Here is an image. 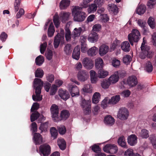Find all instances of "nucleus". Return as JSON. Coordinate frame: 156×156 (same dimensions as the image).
<instances>
[{
  "label": "nucleus",
  "instance_id": "57",
  "mask_svg": "<svg viewBox=\"0 0 156 156\" xmlns=\"http://www.w3.org/2000/svg\"><path fill=\"white\" fill-rule=\"evenodd\" d=\"M7 37V34L4 32H2L0 35V39L2 42L5 41Z\"/></svg>",
  "mask_w": 156,
  "mask_h": 156
},
{
  "label": "nucleus",
  "instance_id": "19",
  "mask_svg": "<svg viewBox=\"0 0 156 156\" xmlns=\"http://www.w3.org/2000/svg\"><path fill=\"white\" fill-rule=\"evenodd\" d=\"M80 47L76 46L74 48L72 54L73 58L77 60L79 59L80 54Z\"/></svg>",
  "mask_w": 156,
  "mask_h": 156
},
{
  "label": "nucleus",
  "instance_id": "35",
  "mask_svg": "<svg viewBox=\"0 0 156 156\" xmlns=\"http://www.w3.org/2000/svg\"><path fill=\"white\" fill-rule=\"evenodd\" d=\"M98 48L95 47H93L90 48L87 51L88 55L90 56L95 55L97 53Z\"/></svg>",
  "mask_w": 156,
  "mask_h": 156
},
{
  "label": "nucleus",
  "instance_id": "24",
  "mask_svg": "<svg viewBox=\"0 0 156 156\" xmlns=\"http://www.w3.org/2000/svg\"><path fill=\"white\" fill-rule=\"evenodd\" d=\"M69 92L72 97L79 96V90L76 86H72L70 89Z\"/></svg>",
  "mask_w": 156,
  "mask_h": 156
},
{
  "label": "nucleus",
  "instance_id": "3",
  "mask_svg": "<svg viewBox=\"0 0 156 156\" xmlns=\"http://www.w3.org/2000/svg\"><path fill=\"white\" fill-rule=\"evenodd\" d=\"M140 33L139 31L136 29H133L131 33L128 35V38L130 44L133 45L134 42L137 43L140 39Z\"/></svg>",
  "mask_w": 156,
  "mask_h": 156
},
{
  "label": "nucleus",
  "instance_id": "14",
  "mask_svg": "<svg viewBox=\"0 0 156 156\" xmlns=\"http://www.w3.org/2000/svg\"><path fill=\"white\" fill-rule=\"evenodd\" d=\"M127 83L131 87H133L136 85L138 83L136 77L134 76L129 77L127 81Z\"/></svg>",
  "mask_w": 156,
  "mask_h": 156
},
{
  "label": "nucleus",
  "instance_id": "48",
  "mask_svg": "<svg viewBox=\"0 0 156 156\" xmlns=\"http://www.w3.org/2000/svg\"><path fill=\"white\" fill-rule=\"evenodd\" d=\"M57 129L59 134L62 135L65 134L66 131L65 126L63 125L58 126Z\"/></svg>",
  "mask_w": 156,
  "mask_h": 156
},
{
  "label": "nucleus",
  "instance_id": "10",
  "mask_svg": "<svg viewBox=\"0 0 156 156\" xmlns=\"http://www.w3.org/2000/svg\"><path fill=\"white\" fill-rule=\"evenodd\" d=\"M89 77L88 73L85 70H82L79 71L77 74L78 80L84 82Z\"/></svg>",
  "mask_w": 156,
  "mask_h": 156
},
{
  "label": "nucleus",
  "instance_id": "34",
  "mask_svg": "<svg viewBox=\"0 0 156 156\" xmlns=\"http://www.w3.org/2000/svg\"><path fill=\"white\" fill-rule=\"evenodd\" d=\"M98 73V76L100 78H105L108 74V72L104 70L103 68L99 69Z\"/></svg>",
  "mask_w": 156,
  "mask_h": 156
},
{
  "label": "nucleus",
  "instance_id": "44",
  "mask_svg": "<svg viewBox=\"0 0 156 156\" xmlns=\"http://www.w3.org/2000/svg\"><path fill=\"white\" fill-rule=\"evenodd\" d=\"M140 135L143 138H147L149 136V131L145 129H142Z\"/></svg>",
  "mask_w": 156,
  "mask_h": 156
},
{
  "label": "nucleus",
  "instance_id": "30",
  "mask_svg": "<svg viewBox=\"0 0 156 156\" xmlns=\"http://www.w3.org/2000/svg\"><path fill=\"white\" fill-rule=\"evenodd\" d=\"M82 29L81 27H80L77 28H75L72 34V37L74 39H75L76 37H79L82 32Z\"/></svg>",
  "mask_w": 156,
  "mask_h": 156
},
{
  "label": "nucleus",
  "instance_id": "11",
  "mask_svg": "<svg viewBox=\"0 0 156 156\" xmlns=\"http://www.w3.org/2000/svg\"><path fill=\"white\" fill-rule=\"evenodd\" d=\"M58 95L61 98L66 101L70 97L69 92L66 90H63L62 89H60L58 91Z\"/></svg>",
  "mask_w": 156,
  "mask_h": 156
},
{
  "label": "nucleus",
  "instance_id": "60",
  "mask_svg": "<svg viewBox=\"0 0 156 156\" xmlns=\"http://www.w3.org/2000/svg\"><path fill=\"white\" fill-rule=\"evenodd\" d=\"M91 147L92 150L95 153H98L101 151V149L98 145L95 144L92 146Z\"/></svg>",
  "mask_w": 156,
  "mask_h": 156
},
{
  "label": "nucleus",
  "instance_id": "32",
  "mask_svg": "<svg viewBox=\"0 0 156 156\" xmlns=\"http://www.w3.org/2000/svg\"><path fill=\"white\" fill-rule=\"evenodd\" d=\"M91 82L92 83H95L97 81V77L95 72L91 70L90 72Z\"/></svg>",
  "mask_w": 156,
  "mask_h": 156
},
{
  "label": "nucleus",
  "instance_id": "1",
  "mask_svg": "<svg viewBox=\"0 0 156 156\" xmlns=\"http://www.w3.org/2000/svg\"><path fill=\"white\" fill-rule=\"evenodd\" d=\"M51 117L55 122H58L62 120L65 121L69 117L70 114L66 110H63L59 115V109L57 105H52L50 108Z\"/></svg>",
  "mask_w": 156,
  "mask_h": 156
},
{
  "label": "nucleus",
  "instance_id": "50",
  "mask_svg": "<svg viewBox=\"0 0 156 156\" xmlns=\"http://www.w3.org/2000/svg\"><path fill=\"white\" fill-rule=\"evenodd\" d=\"M66 33L65 35V37L66 40L68 41H70L71 38V33L68 28L66 29Z\"/></svg>",
  "mask_w": 156,
  "mask_h": 156
},
{
  "label": "nucleus",
  "instance_id": "52",
  "mask_svg": "<svg viewBox=\"0 0 156 156\" xmlns=\"http://www.w3.org/2000/svg\"><path fill=\"white\" fill-rule=\"evenodd\" d=\"M131 60V58L129 55H126L123 58V62L126 64H128Z\"/></svg>",
  "mask_w": 156,
  "mask_h": 156
},
{
  "label": "nucleus",
  "instance_id": "6",
  "mask_svg": "<svg viewBox=\"0 0 156 156\" xmlns=\"http://www.w3.org/2000/svg\"><path fill=\"white\" fill-rule=\"evenodd\" d=\"M40 154L43 156H48L51 153V147L48 144H44L40 145L39 148Z\"/></svg>",
  "mask_w": 156,
  "mask_h": 156
},
{
  "label": "nucleus",
  "instance_id": "45",
  "mask_svg": "<svg viewBox=\"0 0 156 156\" xmlns=\"http://www.w3.org/2000/svg\"><path fill=\"white\" fill-rule=\"evenodd\" d=\"M50 132L51 137L53 138V139H55L56 138L58 133L56 129L54 127H51L50 129Z\"/></svg>",
  "mask_w": 156,
  "mask_h": 156
},
{
  "label": "nucleus",
  "instance_id": "20",
  "mask_svg": "<svg viewBox=\"0 0 156 156\" xmlns=\"http://www.w3.org/2000/svg\"><path fill=\"white\" fill-rule=\"evenodd\" d=\"M70 3V1L69 0H62L59 3L60 8L61 9H66Z\"/></svg>",
  "mask_w": 156,
  "mask_h": 156
},
{
  "label": "nucleus",
  "instance_id": "59",
  "mask_svg": "<svg viewBox=\"0 0 156 156\" xmlns=\"http://www.w3.org/2000/svg\"><path fill=\"white\" fill-rule=\"evenodd\" d=\"M45 55L47 58L48 60H51L52 59V51L51 50H49L47 52L45 53Z\"/></svg>",
  "mask_w": 156,
  "mask_h": 156
},
{
  "label": "nucleus",
  "instance_id": "16",
  "mask_svg": "<svg viewBox=\"0 0 156 156\" xmlns=\"http://www.w3.org/2000/svg\"><path fill=\"white\" fill-rule=\"evenodd\" d=\"M97 11L98 13L100 15V17L102 22L105 23L109 21V18L107 15L106 14H102L104 10Z\"/></svg>",
  "mask_w": 156,
  "mask_h": 156
},
{
  "label": "nucleus",
  "instance_id": "53",
  "mask_svg": "<svg viewBox=\"0 0 156 156\" xmlns=\"http://www.w3.org/2000/svg\"><path fill=\"white\" fill-rule=\"evenodd\" d=\"M60 37H55V39L54 41V47L55 48H57L60 44Z\"/></svg>",
  "mask_w": 156,
  "mask_h": 156
},
{
  "label": "nucleus",
  "instance_id": "47",
  "mask_svg": "<svg viewBox=\"0 0 156 156\" xmlns=\"http://www.w3.org/2000/svg\"><path fill=\"white\" fill-rule=\"evenodd\" d=\"M44 74L43 70L39 68L37 69L35 73V76L36 77L41 78L43 76Z\"/></svg>",
  "mask_w": 156,
  "mask_h": 156
},
{
  "label": "nucleus",
  "instance_id": "4",
  "mask_svg": "<svg viewBox=\"0 0 156 156\" xmlns=\"http://www.w3.org/2000/svg\"><path fill=\"white\" fill-rule=\"evenodd\" d=\"M140 48L142 51V52L140 54V57L141 58L144 59L146 57L150 59L152 58L154 55V52L149 50L148 48H145V45L144 44H143V42Z\"/></svg>",
  "mask_w": 156,
  "mask_h": 156
},
{
  "label": "nucleus",
  "instance_id": "46",
  "mask_svg": "<svg viewBox=\"0 0 156 156\" xmlns=\"http://www.w3.org/2000/svg\"><path fill=\"white\" fill-rule=\"evenodd\" d=\"M39 113L37 111H35L34 113H33L30 116V121L31 122H33L37 120L40 116Z\"/></svg>",
  "mask_w": 156,
  "mask_h": 156
},
{
  "label": "nucleus",
  "instance_id": "56",
  "mask_svg": "<svg viewBox=\"0 0 156 156\" xmlns=\"http://www.w3.org/2000/svg\"><path fill=\"white\" fill-rule=\"evenodd\" d=\"M57 90V86L55 85H52L51 87L50 94L51 95H53L55 94Z\"/></svg>",
  "mask_w": 156,
  "mask_h": 156
},
{
  "label": "nucleus",
  "instance_id": "21",
  "mask_svg": "<svg viewBox=\"0 0 156 156\" xmlns=\"http://www.w3.org/2000/svg\"><path fill=\"white\" fill-rule=\"evenodd\" d=\"M95 65L96 68L99 70L103 69L104 62L102 59L100 58L96 59L95 61Z\"/></svg>",
  "mask_w": 156,
  "mask_h": 156
},
{
  "label": "nucleus",
  "instance_id": "17",
  "mask_svg": "<svg viewBox=\"0 0 156 156\" xmlns=\"http://www.w3.org/2000/svg\"><path fill=\"white\" fill-rule=\"evenodd\" d=\"M127 141L130 145L134 146L137 142V137L135 135L132 134L128 137Z\"/></svg>",
  "mask_w": 156,
  "mask_h": 156
},
{
  "label": "nucleus",
  "instance_id": "51",
  "mask_svg": "<svg viewBox=\"0 0 156 156\" xmlns=\"http://www.w3.org/2000/svg\"><path fill=\"white\" fill-rule=\"evenodd\" d=\"M151 2H148L147 3V6L150 9L154 8L155 6L156 0H149Z\"/></svg>",
  "mask_w": 156,
  "mask_h": 156
},
{
  "label": "nucleus",
  "instance_id": "22",
  "mask_svg": "<svg viewBox=\"0 0 156 156\" xmlns=\"http://www.w3.org/2000/svg\"><path fill=\"white\" fill-rule=\"evenodd\" d=\"M120 99V95H117L112 97L108 101V104L110 105H115L119 102Z\"/></svg>",
  "mask_w": 156,
  "mask_h": 156
},
{
  "label": "nucleus",
  "instance_id": "42",
  "mask_svg": "<svg viewBox=\"0 0 156 156\" xmlns=\"http://www.w3.org/2000/svg\"><path fill=\"white\" fill-rule=\"evenodd\" d=\"M111 84L108 80H103L101 81V86L103 88L106 89L109 87Z\"/></svg>",
  "mask_w": 156,
  "mask_h": 156
},
{
  "label": "nucleus",
  "instance_id": "25",
  "mask_svg": "<svg viewBox=\"0 0 156 156\" xmlns=\"http://www.w3.org/2000/svg\"><path fill=\"white\" fill-rule=\"evenodd\" d=\"M88 7V4L85 3L83 1L82 3H81L79 4V6H73L71 7V10H80L82 9H85Z\"/></svg>",
  "mask_w": 156,
  "mask_h": 156
},
{
  "label": "nucleus",
  "instance_id": "63",
  "mask_svg": "<svg viewBox=\"0 0 156 156\" xmlns=\"http://www.w3.org/2000/svg\"><path fill=\"white\" fill-rule=\"evenodd\" d=\"M101 28V25L99 24H96L93 27V30L94 31H100Z\"/></svg>",
  "mask_w": 156,
  "mask_h": 156
},
{
  "label": "nucleus",
  "instance_id": "2",
  "mask_svg": "<svg viewBox=\"0 0 156 156\" xmlns=\"http://www.w3.org/2000/svg\"><path fill=\"white\" fill-rule=\"evenodd\" d=\"M43 84V82L40 79L36 78L33 83V86L35 90L36 95L33 94L32 99L35 101H40L42 99V96H41V89Z\"/></svg>",
  "mask_w": 156,
  "mask_h": 156
},
{
  "label": "nucleus",
  "instance_id": "37",
  "mask_svg": "<svg viewBox=\"0 0 156 156\" xmlns=\"http://www.w3.org/2000/svg\"><path fill=\"white\" fill-rule=\"evenodd\" d=\"M59 17L58 13H56L53 16V21L56 28H58L60 24Z\"/></svg>",
  "mask_w": 156,
  "mask_h": 156
},
{
  "label": "nucleus",
  "instance_id": "64",
  "mask_svg": "<svg viewBox=\"0 0 156 156\" xmlns=\"http://www.w3.org/2000/svg\"><path fill=\"white\" fill-rule=\"evenodd\" d=\"M51 87V84L48 82H45L44 84V87L45 90L48 92Z\"/></svg>",
  "mask_w": 156,
  "mask_h": 156
},
{
  "label": "nucleus",
  "instance_id": "40",
  "mask_svg": "<svg viewBox=\"0 0 156 156\" xmlns=\"http://www.w3.org/2000/svg\"><path fill=\"white\" fill-rule=\"evenodd\" d=\"M35 61L37 65L40 66L44 62V58L43 56L40 55L36 58Z\"/></svg>",
  "mask_w": 156,
  "mask_h": 156
},
{
  "label": "nucleus",
  "instance_id": "8",
  "mask_svg": "<svg viewBox=\"0 0 156 156\" xmlns=\"http://www.w3.org/2000/svg\"><path fill=\"white\" fill-rule=\"evenodd\" d=\"M81 105L83 110L84 113L86 115L89 114L91 112V102L89 101L83 100Z\"/></svg>",
  "mask_w": 156,
  "mask_h": 156
},
{
  "label": "nucleus",
  "instance_id": "9",
  "mask_svg": "<svg viewBox=\"0 0 156 156\" xmlns=\"http://www.w3.org/2000/svg\"><path fill=\"white\" fill-rule=\"evenodd\" d=\"M129 115L128 110L126 108H122L119 109L117 116L121 119L125 120L127 119Z\"/></svg>",
  "mask_w": 156,
  "mask_h": 156
},
{
  "label": "nucleus",
  "instance_id": "27",
  "mask_svg": "<svg viewBox=\"0 0 156 156\" xmlns=\"http://www.w3.org/2000/svg\"><path fill=\"white\" fill-rule=\"evenodd\" d=\"M118 143L119 145L124 148H127V146L125 141L124 137L123 136H120L118 139Z\"/></svg>",
  "mask_w": 156,
  "mask_h": 156
},
{
  "label": "nucleus",
  "instance_id": "13",
  "mask_svg": "<svg viewBox=\"0 0 156 156\" xmlns=\"http://www.w3.org/2000/svg\"><path fill=\"white\" fill-rule=\"evenodd\" d=\"M33 140L36 145H39L42 142V137L39 133H34Z\"/></svg>",
  "mask_w": 156,
  "mask_h": 156
},
{
  "label": "nucleus",
  "instance_id": "39",
  "mask_svg": "<svg viewBox=\"0 0 156 156\" xmlns=\"http://www.w3.org/2000/svg\"><path fill=\"white\" fill-rule=\"evenodd\" d=\"M55 28L52 23H51L48 30V34L49 37L53 36L55 32Z\"/></svg>",
  "mask_w": 156,
  "mask_h": 156
},
{
  "label": "nucleus",
  "instance_id": "58",
  "mask_svg": "<svg viewBox=\"0 0 156 156\" xmlns=\"http://www.w3.org/2000/svg\"><path fill=\"white\" fill-rule=\"evenodd\" d=\"M40 105L37 102H34L33 103L31 108L30 111L31 112H34L35 110H37L39 108Z\"/></svg>",
  "mask_w": 156,
  "mask_h": 156
},
{
  "label": "nucleus",
  "instance_id": "43",
  "mask_svg": "<svg viewBox=\"0 0 156 156\" xmlns=\"http://www.w3.org/2000/svg\"><path fill=\"white\" fill-rule=\"evenodd\" d=\"M72 51L71 45L70 44H67L64 48V51L66 54L69 55L71 54Z\"/></svg>",
  "mask_w": 156,
  "mask_h": 156
},
{
  "label": "nucleus",
  "instance_id": "41",
  "mask_svg": "<svg viewBox=\"0 0 156 156\" xmlns=\"http://www.w3.org/2000/svg\"><path fill=\"white\" fill-rule=\"evenodd\" d=\"M147 23L150 27L153 29H154L155 27V23L154 21V19L152 17L150 16L148 18Z\"/></svg>",
  "mask_w": 156,
  "mask_h": 156
},
{
  "label": "nucleus",
  "instance_id": "29",
  "mask_svg": "<svg viewBox=\"0 0 156 156\" xmlns=\"http://www.w3.org/2000/svg\"><path fill=\"white\" fill-rule=\"evenodd\" d=\"M122 49L125 52H129L130 50V44L128 41L123 42L121 44Z\"/></svg>",
  "mask_w": 156,
  "mask_h": 156
},
{
  "label": "nucleus",
  "instance_id": "61",
  "mask_svg": "<svg viewBox=\"0 0 156 156\" xmlns=\"http://www.w3.org/2000/svg\"><path fill=\"white\" fill-rule=\"evenodd\" d=\"M112 63L114 67L116 68L119 66L120 65V62L119 60L115 59L112 61Z\"/></svg>",
  "mask_w": 156,
  "mask_h": 156
},
{
  "label": "nucleus",
  "instance_id": "28",
  "mask_svg": "<svg viewBox=\"0 0 156 156\" xmlns=\"http://www.w3.org/2000/svg\"><path fill=\"white\" fill-rule=\"evenodd\" d=\"M57 144L60 149L62 150L65 149L66 147V143L63 139H58L57 140Z\"/></svg>",
  "mask_w": 156,
  "mask_h": 156
},
{
  "label": "nucleus",
  "instance_id": "12",
  "mask_svg": "<svg viewBox=\"0 0 156 156\" xmlns=\"http://www.w3.org/2000/svg\"><path fill=\"white\" fill-rule=\"evenodd\" d=\"M83 62L84 66L87 69H91L94 66V63L92 60L87 58H85L83 59Z\"/></svg>",
  "mask_w": 156,
  "mask_h": 156
},
{
  "label": "nucleus",
  "instance_id": "7",
  "mask_svg": "<svg viewBox=\"0 0 156 156\" xmlns=\"http://www.w3.org/2000/svg\"><path fill=\"white\" fill-rule=\"evenodd\" d=\"M118 147L115 144H107L103 148L104 152L111 154L116 153L118 151Z\"/></svg>",
  "mask_w": 156,
  "mask_h": 156
},
{
  "label": "nucleus",
  "instance_id": "36",
  "mask_svg": "<svg viewBox=\"0 0 156 156\" xmlns=\"http://www.w3.org/2000/svg\"><path fill=\"white\" fill-rule=\"evenodd\" d=\"M124 156H141L139 154L134 153L133 150L131 149H128L125 152Z\"/></svg>",
  "mask_w": 156,
  "mask_h": 156
},
{
  "label": "nucleus",
  "instance_id": "18",
  "mask_svg": "<svg viewBox=\"0 0 156 156\" xmlns=\"http://www.w3.org/2000/svg\"><path fill=\"white\" fill-rule=\"evenodd\" d=\"M104 122L107 125L111 126L114 123L115 119L112 116L108 115L105 117Z\"/></svg>",
  "mask_w": 156,
  "mask_h": 156
},
{
  "label": "nucleus",
  "instance_id": "54",
  "mask_svg": "<svg viewBox=\"0 0 156 156\" xmlns=\"http://www.w3.org/2000/svg\"><path fill=\"white\" fill-rule=\"evenodd\" d=\"M153 69V66L151 62L149 61L146 64V69L148 72L150 73L152 72Z\"/></svg>",
  "mask_w": 156,
  "mask_h": 156
},
{
  "label": "nucleus",
  "instance_id": "15",
  "mask_svg": "<svg viewBox=\"0 0 156 156\" xmlns=\"http://www.w3.org/2000/svg\"><path fill=\"white\" fill-rule=\"evenodd\" d=\"M109 47L105 44L101 45L99 48V53L100 55L102 56L105 55L108 51Z\"/></svg>",
  "mask_w": 156,
  "mask_h": 156
},
{
  "label": "nucleus",
  "instance_id": "62",
  "mask_svg": "<svg viewBox=\"0 0 156 156\" xmlns=\"http://www.w3.org/2000/svg\"><path fill=\"white\" fill-rule=\"evenodd\" d=\"M47 46V43L45 42L41 44L40 45V51L42 54H43L46 50Z\"/></svg>",
  "mask_w": 156,
  "mask_h": 156
},
{
  "label": "nucleus",
  "instance_id": "33",
  "mask_svg": "<svg viewBox=\"0 0 156 156\" xmlns=\"http://www.w3.org/2000/svg\"><path fill=\"white\" fill-rule=\"evenodd\" d=\"M119 80V76L116 74L112 75L108 79L111 83H115L117 82Z\"/></svg>",
  "mask_w": 156,
  "mask_h": 156
},
{
  "label": "nucleus",
  "instance_id": "55",
  "mask_svg": "<svg viewBox=\"0 0 156 156\" xmlns=\"http://www.w3.org/2000/svg\"><path fill=\"white\" fill-rule=\"evenodd\" d=\"M153 147L156 149V138L154 136H151L149 138Z\"/></svg>",
  "mask_w": 156,
  "mask_h": 156
},
{
  "label": "nucleus",
  "instance_id": "49",
  "mask_svg": "<svg viewBox=\"0 0 156 156\" xmlns=\"http://www.w3.org/2000/svg\"><path fill=\"white\" fill-rule=\"evenodd\" d=\"M92 87L90 85H85L82 89L83 91L86 93H90L92 92Z\"/></svg>",
  "mask_w": 156,
  "mask_h": 156
},
{
  "label": "nucleus",
  "instance_id": "38",
  "mask_svg": "<svg viewBox=\"0 0 156 156\" xmlns=\"http://www.w3.org/2000/svg\"><path fill=\"white\" fill-rule=\"evenodd\" d=\"M101 95L98 92H95L93 95L92 98V102L97 104L99 102L100 99Z\"/></svg>",
  "mask_w": 156,
  "mask_h": 156
},
{
  "label": "nucleus",
  "instance_id": "5",
  "mask_svg": "<svg viewBox=\"0 0 156 156\" xmlns=\"http://www.w3.org/2000/svg\"><path fill=\"white\" fill-rule=\"evenodd\" d=\"M74 21L78 22L83 21L87 16L86 13L80 10H72Z\"/></svg>",
  "mask_w": 156,
  "mask_h": 156
},
{
  "label": "nucleus",
  "instance_id": "26",
  "mask_svg": "<svg viewBox=\"0 0 156 156\" xmlns=\"http://www.w3.org/2000/svg\"><path fill=\"white\" fill-rule=\"evenodd\" d=\"M70 15V13L69 12H63L60 13V15L62 21L63 23H66L68 20L69 17Z\"/></svg>",
  "mask_w": 156,
  "mask_h": 156
},
{
  "label": "nucleus",
  "instance_id": "31",
  "mask_svg": "<svg viewBox=\"0 0 156 156\" xmlns=\"http://www.w3.org/2000/svg\"><path fill=\"white\" fill-rule=\"evenodd\" d=\"M48 124V122H46L40 124L39 128V129L41 130L40 133H45L47 131Z\"/></svg>",
  "mask_w": 156,
  "mask_h": 156
},
{
  "label": "nucleus",
  "instance_id": "23",
  "mask_svg": "<svg viewBox=\"0 0 156 156\" xmlns=\"http://www.w3.org/2000/svg\"><path fill=\"white\" fill-rule=\"evenodd\" d=\"M98 35L95 32H92L89 35L88 40L90 42L94 43L98 41Z\"/></svg>",
  "mask_w": 156,
  "mask_h": 156
}]
</instances>
